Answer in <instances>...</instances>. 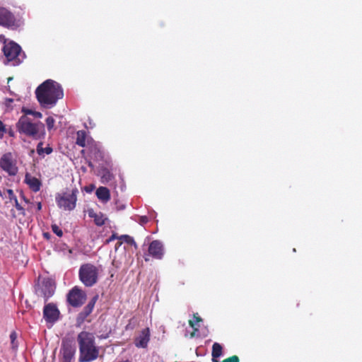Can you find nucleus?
Listing matches in <instances>:
<instances>
[{"label":"nucleus","instance_id":"473e14b6","mask_svg":"<svg viewBox=\"0 0 362 362\" xmlns=\"http://www.w3.org/2000/svg\"><path fill=\"white\" fill-rule=\"evenodd\" d=\"M119 240V236H118L117 234L115 233H113L110 237V238L107 240V243L110 242V241H112L114 240Z\"/></svg>","mask_w":362,"mask_h":362},{"label":"nucleus","instance_id":"79ce46f5","mask_svg":"<svg viewBox=\"0 0 362 362\" xmlns=\"http://www.w3.org/2000/svg\"><path fill=\"white\" fill-rule=\"evenodd\" d=\"M11 80H12V78H11V77H10V78H8V81H11Z\"/></svg>","mask_w":362,"mask_h":362},{"label":"nucleus","instance_id":"bb28decb","mask_svg":"<svg viewBox=\"0 0 362 362\" xmlns=\"http://www.w3.org/2000/svg\"><path fill=\"white\" fill-rule=\"evenodd\" d=\"M52 230L54 233H55L58 237H62L63 235V231L58 226L54 224L52 226Z\"/></svg>","mask_w":362,"mask_h":362},{"label":"nucleus","instance_id":"a211bd4d","mask_svg":"<svg viewBox=\"0 0 362 362\" xmlns=\"http://www.w3.org/2000/svg\"><path fill=\"white\" fill-rule=\"evenodd\" d=\"M95 194L98 199L103 202H107L110 199V190L105 187H99Z\"/></svg>","mask_w":362,"mask_h":362},{"label":"nucleus","instance_id":"a878e982","mask_svg":"<svg viewBox=\"0 0 362 362\" xmlns=\"http://www.w3.org/2000/svg\"><path fill=\"white\" fill-rule=\"evenodd\" d=\"M45 122L48 131L52 130L54 127L55 119L50 116L46 119Z\"/></svg>","mask_w":362,"mask_h":362},{"label":"nucleus","instance_id":"72a5a7b5","mask_svg":"<svg viewBox=\"0 0 362 362\" xmlns=\"http://www.w3.org/2000/svg\"><path fill=\"white\" fill-rule=\"evenodd\" d=\"M0 42H2L4 45H7V39L6 38L5 35H0Z\"/></svg>","mask_w":362,"mask_h":362},{"label":"nucleus","instance_id":"2eb2a0df","mask_svg":"<svg viewBox=\"0 0 362 362\" xmlns=\"http://www.w3.org/2000/svg\"><path fill=\"white\" fill-rule=\"evenodd\" d=\"M88 151L90 156L96 161L103 160L104 158V152L101 148L95 143L88 144Z\"/></svg>","mask_w":362,"mask_h":362},{"label":"nucleus","instance_id":"37998d69","mask_svg":"<svg viewBox=\"0 0 362 362\" xmlns=\"http://www.w3.org/2000/svg\"><path fill=\"white\" fill-rule=\"evenodd\" d=\"M45 237H47L48 236V234L47 233H45L44 234Z\"/></svg>","mask_w":362,"mask_h":362},{"label":"nucleus","instance_id":"412c9836","mask_svg":"<svg viewBox=\"0 0 362 362\" xmlns=\"http://www.w3.org/2000/svg\"><path fill=\"white\" fill-rule=\"evenodd\" d=\"M194 320H189V325L191 327L194 329V331L191 333L190 336L191 337H194L195 332L199 331V326L196 327L197 324L198 322H200L202 321V319L198 315L197 313L193 315Z\"/></svg>","mask_w":362,"mask_h":362},{"label":"nucleus","instance_id":"393cba45","mask_svg":"<svg viewBox=\"0 0 362 362\" xmlns=\"http://www.w3.org/2000/svg\"><path fill=\"white\" fill-rule=\"evenodd\" d=\"M11 344L13 349L16 350L18 347V344L16 341L17 339V334L16 332H12L10 334Z\"/></svg>","mask_w":362,"mask_h":362},{"label":"nucleus","instance_id":"ddd939ff","mask_svg":"<svg viewBox=\"0 0 362 362\" xmlns=\"http://www.w3.org/2000/svg\"><path fill=\"white\" fill-rule=\"evenodd\" d=\"M150 337L151 333L148 327L142 329L139 335L134 339V345L137 348H146L150 341Z\"/></svg>","mask_w":362,"mask_h":362},{"label":"nucleus","instance_id":"c85d7f7f","mask_svg":"<svg viewBox=\"0 0 362 362\" xmlns=\"http://www.w3.org/2000/svg\"><path fill=\"white\" fill-rule=\"evenodd\" d=\"M6 134V124L0 119V139H2Z\"/></svg>","mask_w":362,"mask_h":362},{"label":"nucleus","instance_id":"9b49d317","mask_svg":"<svg viewBox=\"0 0 362 362\" xmlns=\"http://www.w3.org/2000/svg\"><path fill=\"white\" fill-rule=\"evenodd\" d=\"M60 312L54 303L46 304L43 309V317L47 322L54 323L59 317Z\"/></svg>","mask_w":362,"mask_h":362},{"label":"nucleus","instance_id":"c9c22d12","mask_svg":"<svg viewBox=\"0 0 362 362\" xmlns=\"http://www.w3.org/2000/svg\"><path fill=\"white\" fill-rule=\"evenodd\" d=\"M141 221L143 223H146L148 222V218L146 216H141Z\"/></svg>","mask_w":362,"mask_h":362},{"label":"nucleus","instance_id":"0eeeda50","mask_svg":"<svg viewBox=\"0 0 362 362\" xmlns=\"http://www.w3.org/2000/svg\"><path fill=\"white\" fill-rule=\"evenodd\" d=\"M86 299V294L78 286H74L67 294V302L72 307L81 306Z\"/></svg>","mask_w":362,"mask_h":362},{"label":"nucleus","instance_id":"a19ab883","mask_svg":"<svg viewBox=\"0 0 362 362\" xmlns=\"http://www.w3.org/2000/svg\"><path fill=\"white\" fill-rule=\"evenodd\" d=\"M23 199H24V201H25V202H28V199H25V197L24 196H23Z\"/></svg>","mask_w":362,"mask_h":362},{"label":"nucleus","instance_id":"c03bdc74","mask_svg":"<svg viewBox=\"0 0 362 362\" xmlns=\"http://www.w3.org/2000/svg\"><path fill=\"white\" fill-rule=\"evenodd\" d=\"M69 253H71V252H72V250H69Z\"/></svg>","mask_w":362,"mask_h":362},{"label":"nucleus","instance_id":"ea45409f","mask_svg":"<svg viewBox=\"0 0 362 362\" xmlns=\"http://www.w3.org/2000/svg\"><path fill=\"white\" fill-rule=\"evenodd\" d=\"M25 114L33 115V111L30 110H27L25 111Z\"/></svg>","mask_w":362,"mask_h":362},{"label":"nucleus","instance_id":"aec40b11","mask_svg":"<svg viewBox=\"0 0 362 362\" xmlns=\"http://www.w3.org/2000/svg\"><path fill=\"white\" fill-rule=\"evenodd\" d=\"M223 354V347L222 346L217 342H215L212 346L211 356H212V362H218L216 359L220 357Z\"/></svg>","mask_w":362,"mask_h":362},{"label":"nucleus","instance_id":"20e7f679","mask_svg":"<svg viewBox=\"0 0 362 362\" xmlns=\"http://www.w3.org/2000/svg\"><path fill=\"white\" fill-rule=\"evenodd\" d=\"M99 269L91 263L83 264L78 271L80 281L86 287H92L98 281Z\"/></svg>","mask_w":362,"mask_h":362},{"label":"nucleus","instance_id":"f3484780","mask_svg":"<svg viewBox=\"0 0 362 362\" xmlns=\"http://www.w3.org/2000/svg\"><path fill=\"white\" fill-rule=\"evenodd\" d=\"M88 216L93 218L94 223L98 226H102L105 224L107 218L102 212H95L90 209L88 211Z\"/></svg>","mask_w":362,"mask_h":362},{"label":"nucleus","instance_id":"6e6552de","mask_svg":"<svg viewBox=\"0 0 362 362\" xmlns=\"http://www.w3.org/2000/svg\"><path fill=\"white\" fill-rule=\"evenodd\" d=\"M0 167L9 175L13 176L18 173V168L11 152L6 153L1 156L0 158Z\"/></svg>","mask_w":362,"mask_h":362},{"label":"nucleus","instance_id":"b1692460","mask_svg":"<svg viewBox=\"0 0 362 362\" xmlns=\"http://www.w3.org/2000/svg\"><path fill=\"white\" fill-rule=\"evenodd\" d=\"M119 240H122V243L124 242L130 245H134L135 247H137L136 242L134 238L129 235H122L119 236Z\"/></svg>","mask_w":362,"mask_h":362},{"label":"nucleus","instance_id":"58836bf2","mask_svg":"<svg viewBox=\"0 0 362 362\" xmlns=\"http://www.w3.org/2000/svg\"><path fill=\"white\" fill-rule=\"evenodd\" d=\"M37 209L38 211H40L42 209V204H41V202H38L37 203Z\"/></svg>","mask_w":362,"mask_h":362},{"label":"nucleus","instance_id":"9d476101","mask_svg":"<svg viewBox=\"0 0 362 362\" xmlns=\"http://www.w3.org/2000/svg\"><path fill=\"white\" fill-rule=\"evenodd\" d=\"M0 25L13 29L18 26L14 15L4 7H0Z\"/></svg>","mask_w":362,"mask_h":362},{"label":"nucleus","instance_id":"c756f323","mask_svg":"<svg viewBox=\"0 0 362 362\" xmlns=\"http://www.w3.org/2000/svg\"><path fill=\"white\" fill-rule=\"evenodd\" d=\"M15 202V207L18 211H22V214H24V209L21 206V205L18 203L17 198H15L13 200Z\"/></svg>","mask_w":362,"mask_h":362},{"label":"nucleus","instance_id":"f257e3e1","mask_svg":"<svg viewBox=\"0 0 362 362\" xmlns=\"http://www.w3.org/2000/svg\"><path fill=\"white\" fill-rule=\"evenodd\" d=\"M35 95L40 106L49 109L55 106L57 101L63 98L64 92L59 83L47 79L36 88Z\"/></svg>","mask_w":362,"mask_h":362},{"label":"nucleus","instance_id":"f03ea898","mask_svg":"<svg viewBox=\"0 0 362 362\" xmlns=\"http://www.w3.org/2000/svg\"><path fill=\"white\" fill-rule=\"evenodd\" d=\"M79 349L78 362H91L98 358L99 348L95 345V335L92 332L82 331L77 335Z\"/></svg>","mask_w":362,"mask_h":362},{"label":"nucleus","instance_id":"e433bc0d","mask_svg":"<svg viewBox=\"0 0 362 362\" xmlns=\"http://www.w3.org/2000/svg\"><path fill=\"white\" fill-rule=\"evenodd\" d=\"M33 115H35L36 117H42V113L39 112H33Z\"/></svg>","mask_w":362,"mask_h":362},{"label":"nucleus","instance_id":"f8f14e48","mask_svg":"<svg viewBox=\"0 0 362 362\" xmlns=\"http://www.w3.org/2000/svg\"><path fill=\"white\" fill-rule=\"evenodd\" d=\"M148 254L154 259H161L164 255V248L160 240H153L148 246Z\"/></svg>","mask_w":362,"mask_h":362},{"label":"nucleus","instance_id":"f704fd0d","mask_svg":"<svg viewBox=\"0 0 362 362\" xmlns=\"http://www.w3.org/2000/svg\"><path fill=\"white\" fill-rule=\"evenodd\" d=\"M54 293V291L52 290V291H49V293L47 295L46 293H45V297L46 298V300L47 298H49L50 296H52Z\"/></svg>","mask_w":362,"mask_h":362},{"label":"nucleus","instance_id":"cd10ccee","mask_svg":"<svg viewBox=\"0 0 362 362\" xmlns=\"http://www.w3.org/2000/svg\"><path fill=\"white\" fill-rule=\"evenodd\" d=\"M221 362H240V359L238 356L233 355L232 356H230V357L223 360Z\"/></svg>","mask_w":362,"mask_h":362},{"label":"nucleus","instance_id":"7c9ffc66","mask_svg":"<svg viewBox=\"0 0 362 362\" xmlns=\"http://www.w3.org/2000/svg\"><path fill=\"white\" fill-rule=\"evenodd\" d=\"M6 134H8L9 136L11 137H15L16 134L12 127L6 128Z\"/></svg>","mask_w":362,"mask_h":362},{"label":"nucleus","instance_id":"423d86ee","mask_svg":"<svg viewBox=\"0 0 362 362\" xmlns=\"http://www.w3.org/2000/svg\"><path fill=\"white\" fill-rule=\"evenodd\" d=\"M78 189H72L71 193L64 192L56 196V202L60 209L65 211H71L76 207Z\"/></svg>","mask_w":362,"mask_h":362},{"label":"nucleus","instance_id":"4468645a","mask_svg":"<svg viewBox=\"0 0 362 362\" xmlns=\"http://www.w3.org/2000/svg\"><path fill=\"white\" fill-rule=\"evenodd\" d=\"M98 300V296H94L87 304L83 310L78 315L76 322L78 324L83 323L86 317L93 312L95 303Z\"/></svg>","mask_w":362,"mask_h":362},{"label":"nucleus","instance_id":"dca6fc26","mask_svg":"<svg viewBox=\"0 0 362 362\" xmlns=\"http://www.w3.org/2000/svg\"><path fill=\"white\" fill-rule=\"evenodd\" d=\"M24 181L34 192L40 191L42 182L38 178L32 176L30 173H26Z\"/></svg>","mask_w":362,"mask_h":362},{"label":"nucleus","instance_id":"4be33fe9","mask_svg":"<svg viewBox=\"0 0 362 362\" xmlns=\"http://www.w3.org/2000/svg\"><path fill=\"white\" fill-rule=\"evenodd\" d=\"M86 133L83 130L78 131L76 133V144L81 147L86 146Z\"/></svg>","mask_w":362,"mask_h":362},{"label":"nucleus","instance_id":"4c0bfd02","mask_svg":"<svg viewBox=\"0 0 362 362\" xmlns=\"http://www.w3.org/2000/svg\"><path fill=\"white\" fill-rule=\"evenodd\" d=\"M122 240H121V241H119V242H118V243L116 244V245H115V249L117 250L119 247H120V246H121V245H122Z\"/></svg>","mask_w":362,"mask_h":362},{"label":"nucleus","instance_id":"5701e85b","mask_svg":"<svg viewBox=\"0 0 362 362\" xmlns=\"http://www.w3.org/2000/svg\"><path fill=\"white\" fill-rule=\"evenodd\" d=\"M43 143L40 142L37 146V153L38 155L41 156L43 153L50 154L52 152V148L50 146H47L46 148L42 147Z\"/></svg>","mask_w":362,"mask_h":362},{"label":"nucleus","instance_id":"7ed1b4c3","mask_svg":"<svg viewBox=\"0 0 362 362\" xmlns=\"http://www.w3.org/2000/svg\"><path fill=\"white\" fill-rule=\"evenodd\" d=\"M17 131L35 140L44 138L45 135V125L40 122H33L26 115H22L16 124Z\"/></svg>","mask_w":362,"mask_h":362},{"label":"nucleus","instance_id":"1a4fd4ad","mask_svg":"<svg viewBox=\"0 0 362 362\" xmlns=\"http://www.w3.org/2000/svg\"><path fill=\"white\" fill-rule=\"evenodd\" d=\"M60 353L62 356V362H72L75 356L76 347L71 341L63 339Z\"/></svg>","mask_w":362,"mask_h":362},{"label":"nucleus","instance_id":"39448f33","mask_svg":"<svg viewBox=\"0 0 362 362\" xmlns=\"http://www.w3.org/2000/svg\"><path fill=\"white\" fill-rule=\"evenodd\" d=\"M2 51L6 58L7 63L10 62L12 66L19 65L25 58V54L22 52L21 46L13 41L4 45Z\"/></svg>","mask_w":362,"mask_h":362},{"label":"nucleus","instance_id":"2f4dec72","mask_svg":"<svg viewBox=\"0 0 362 362\" xmlns=\"http://www.w3.org/2000/svg\"><path fill=\"white\" fill-rule=\"evenodd\" d=\"M8 194V197L11 200H14L15 198H17L16 196L14 194V192L12 189H8L6 190Z\"/></svg>","mask_w":362,"mask_h":362},{"label":"nucleus","instance_id":"6ab92c4d","mask_svg":"<svg viewBox=\"0 0 362 362\" xmlns=\"http://www.w3.org/2000/svg\"><path fill=\"white\" fill-rule=\"evenodd\" d=\"M99 175L100 176L101 182L107 184L114 179L113 174L107 168H103L100 170Z\"/></svg>","mask_w":362,"mask_h":362}]
</instances>
